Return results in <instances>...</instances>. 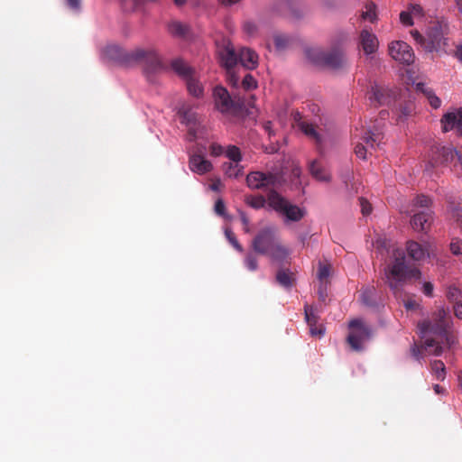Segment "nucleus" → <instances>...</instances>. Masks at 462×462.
Here are the masks:
<instances>
[{"label": "nucleus", "mask_w": 462, "mask_h": 462, "mask_svg": "<svg viewBox=\"0 0 462 462\" xmlns=\"http://www.w3.org/2000/svg\"><path fill=\"white\" fill-rule=\"evenodd\" d=\"M418 328L421 337L424 338L422 348L429 354L440 356L443 352L439 343L430 336L440 337L448 346L456 343L452 317L443 308L433 312L430 319L420 322Z\"/></svg>", "instance_id": "obj_1"}, {"label": "nucleus", "mask_w": 462, "mask_h": 462, "mask_svg": "<svg viewBox=\"0 0 462 462\" xmlns=\"http://www.w3.org/2000/svg\"><path fill=\"white\" fill-rule=\"evenodd\" d=\"M391 258L383 270L384 280L391 291L398 295L407 282L420 279L421 273L414 264L407 262L405 253L401 248L393 249Z\"/></svg>", "instance_id": "obj_2"}, {"label": "nucleus", "mask_w": 462, "mask_h": 462, "mask_svg": "<svg viewBox=\"0 0 462 462\" xmlns=\"http://www.w3.org/2000/svg\"><path fill=\"white\" fill-rule=\"evenodd\" d=\"M252 248L255 253L267 255L280 263L290 255V250L282 244L278 227L275 226H267L260 229L252 241Z\"/></svg>", "instance_id": "obj_3"}, {"label": "nucleus", "mask_w": 462, "mask_h": 462, "mask_svg": "<svg viewBox=\"0 0 462 462\" xmlns=\"http://www.w3.org/2000/svg\"><path fill=\"white\" fill-rule=\"evenodd\" d=\"M449 32V25L444 19L432 21L428 28L426 38L418 31L411 32L414 40L421 44L429 51H445L448 46V34Z\"/></svg>", "instance_id": "obj_4"}, {"label": "nucleus", "mask_w": 462, "mask_h": 462, "mask_svg": "<svg viewBox=\"0 0 462 462\" xmlns=\"http://www.w3.org/2000/svg\"><path fill=\"white\" fill-rule=\"evenodd\" d=\"M268 206L284 217L283 222L286 225L291 222H299L307 215L304 208L291 204L274 189L268 192Z\"/></svg>", "instance_id": "obj_5"}, {"label": "nucleus", "mask_w": 462, "mask_h": 462, "mask_svg": "<svg viewBox=\"0 0 462 462\" xmlns=\"http://www.w3.org/2000/svg\"><path fill=\"white\" fill-rule=\"evenodd\" d=\"M456 156L458 157V160L461 159L457 151L451 146H432L425 166L426 173L429 176H432L435 169L447 166Z\"/></svg>", "instance_id": "obj_6"}, {"label": "nucleus", "mask_w": 462, "mask_h": 462, "mask_svg": "<svg viewBox=\"0 0 462 462\" xmlns=\"http://www.w3.org/2000/svg\"><path fill=\"white\" fill-rule=\"evenodd\" d=\"M172 69L181 77L187 85L188 91L196 97L203 95V86L197 78L196 71L181 59H176L171 62Z\"/></svg>", "instance_id": "obj_7"}, {"label": "nucleus", "mask_w": 462, "mask_h": 462, "mask_svg": "<svg viewBox=\"0 0 462 462\" xmlns=\"http://www.w3.org/2000/svg\"><path fill=\"white\" fill-rule=\"evenodd\" d=\"M130 59L133 63H141L149 72H156L161 70L163 66L158 53L153 49L136 48L132 50Z\"/></svg>", "instance_id": "obj_8"}, {"label": "nucleus", "mask_w": 462, "mask_h": 462, "mask_svg": "<svg viewBox=\"0 0 462 462\" xmlns=\"http://www.w3.org/2000/svg\"><path fill=\"white\" fill-rule=\"evenodd\" d=\"M361 139L362 143H358L355 147V153L358 158L365 160L368 152L372 153L380 145L383 135L378 128L374 130L368 129L365 130Z\"/></svg>", "instance_id": "obj_9"}, {"label": "nucleus", "mask_w": 462, "mask_h": 462, "mask_svg": "<svg viewBox=\"0 0 462 462\" xmlns=\"http://www.w3.org/2000/svg\"><path fill=\"white\" fill-rule=\"evenodd\" d=\"M349 328L351 332L347 336V343L353 350L360 351L363 341L370 337V329L358 319L349 322Z\"/></svg>", "instance_id": "obj_10"}, {"label": "nucleus", "mask_w": 462, "mask_h": 462, "mask_svg": "<svg viewBox=\"0 0 462 462\" xmlns=\"http://www.w3.org/2000/svg\"><path fill=\"white\" fill-rule=\"evenodd\" d=\"M315 61L331 69H339L346 64V57L341 48H334L328 51H317Z\"/></svg>", "instance_id": "obj_11"}, {"label": "nucleus", "mask_w": 462, "mask_h": 462, "mask_svg": "<svg viewBox=\"0 0 462 462\" xmlns=\"http://www.w3.org/2000/svg\"><path fill=\"white\" fill-rule=\"evenodd\" d=\"M390 56L396 61L410 65L414 61V53L410 45L402 41H394L389 44Z\"/></svg>", "instance_id": "obj_12"}, {"label": "nucleus", "mask_w": 462, "mask_h": 462, "mask_svg": "<svg viewBox=\"0 0 462 462\" xmlns=\"http://www.w3.org/2000/svg\"><path fill=\"white\" fill-rule=\"evenodd\" d=\"M215 106L223 114H235L238 105L231 98L228 91L222 87H217L213 92Z\"/></svg>", "instance_id": "obj_13"}, {"label": "nucleus", "mask_w": 462, "mask_h": 462, "mask_svg": "<svg viewBox=\"0 0 462 462\" xmlns=\"http://www.w3.org/2000/svg\"><path fill=\"white\" fill-rule=\"evenodd\" d=\"M276 182L277 177L271 172L254 171L249 173L246 177L247 186L252 189H260L274 186Z\"/></svg>", "instance_id": "obj_14"}, {"label": "nucleus", "mask_w": 462, "mask_h": 462, "mask_svg": "<svg viewBox=\"0 0 462 462\" xmlns=\"http://www.w3.org/2000/svg\"><path fill=\"white\" fill-rule=\"evenodd\" d=\"M218 54L220 63L226 70L235 69L239 62V53L236 52L234 47L229 42L219 49Z\"/></svg>", "instance_id": "obj_15"}, {"label": "nucleus", "mask_w": 462, "mask_h": 462, "mask_svg": "<svg viewBox=\"0 0 462 462\" xmlns=\"http://www.w3.org/2000/svg\"><path fill=\"white\" fill-rule=\"evenodd\" d=\"M431 245L427 243L422 245L420 243L410 240L406 243L408 255L414 261H421L430 254Z\"/></svg>", "instance_id": "obj_16"}, {"label": "nucleus", "mask_w": 462, "mask_h": 462, "mask_svg": "<svg viewBox=\"0 0 462 462\" xmlns=\"http://www.w3.org/2000/svg\"><path fill=\"white\" fill-rule=\"evenodd\" d=\"M433 220L430 209L421 210L413 214L411 226L415 231L426 232Z\"/></svg>", "instance_id": "obj_17"}, {"label": "nucleus", "mask_w": 462, "mask_h": 462, "mask_svg": "<svg viewBox=\"0 0 462 462\" xmlns=\"http://www.w3.org/2000/svg\"><path fill=\"white\" fill-rule=\"evenodd\" d=\"M360 45L365 51V54H373L378 49V39L367 29H364L360 32Z\"/></svg>", "instance_id": "obj_18"}, {"label": "nucleus", "mask_w": 462, "mask_h": 462, "mask_svg": "<svg viewBox=\"0 0 462 462\" xmlns=\"http://www.w3.org/2000/svg\"><path fill=\"white\" fill-rule=\"evenodd\" d=\"M444 132L457 130L462 134V109L458 113H447L441 119Z\"/></svg>", "instance_id": "obj_19"}, {"label": "nucleus", "mask_w": 462, "mask_h": 462, "mask_svg": "<svg viewBox=\"0 0 462 462\" xmlns=\"http://www.w3.org/2000/svg\"><path fill=\"white\" fill-rule=\"evenodd\" d=\"M132 51H125L117 45H110L106 49V54L111 60H117L121 63L132 64L133 59H130Z\"/></svg>", "instance_id": "obj_20"}, {"label": "nucleus", "mask_w": 462, "mask_h": 462, "mask_svg": "<svg viewBox=\"0 0 462 462\" xmlns=\"http://www.w3.org/2000/svg\"><path fill=\"white\" fill-rule=\"evenodd\" d=\"M369 100L372 105L377 106L390 102L389 91L379 86H372L368 92Z\"/></svg>", "instance_id": "obj_21"}, {"label": "nucleus", "mask_w": 462, "mask_h": 462, "mask_svg": "<svg viewBox=\"0 0 462 462\" xmlns=\"http://www.w3.org/2000/svg\"><path fill=\"white\" fill-rule=\"evenodd\" d=\"M189 169L198 174H204L211 171L212 164L202 155L193 154L189 158Z\"/></svg>", "instance_id": "obj_22"}, {"label": "nucleus", "mask_w": 462, "mask_h": 462, "mask_svg": "<svg viewBox=\"0 0 462 462\" xmlns=\"http://www.w3.org/2000/svg\"><path fill=\"white\" fill-rule=\"evenodd\" d=\"M309 171L311 176L318 181L329 182L331 180L330 173L318 160H314L310 163Z\"/></svg>", "instance_id": "obj_23"}, {"label": "nucleus", "mask_w": 462, "mask_h": 462, "mask_svg": "<svg viewBox=\"0 0 462 462\" xmlns=\"http://www.w3.org/2000/svg\"><path fill=\"white\" fill-rule=\"evenodd\" d=\"M239 62L248 69H254L258 65V55L251 49L242 48L239 51Z\"/></svg>", "instance_id": "obj_24"}, {"label": "nucleus", "mask_w": 462, "mask_h": 462, "mask_svg": "<svg viewBox=\"0 0 462 462\" xmlns=\"http://www.w3.org/2000/svg\"><path fill=\"white\" fill-rule=\"evenodd\" d=\"M183 119L189 125L188 134L189 141L195 140L200 134V125L197 121L195 114L185 112Z\"/></svg>", "instance_id": "obj_25"}, {"label": "nucleus", "mask_w": 462, "mask_h": 462, "mask_svg": "<svg viewBox=\"0 0 462 462\" xmlns=\"http://www.w3.org/2000/svg\"><path fill=\"white\" fill-rule=\"evenodd\" d=\"M431 204L432 200L430 197L423 194L418 195L412 201L411 213L415 212V209L419 208H422V210L430 209Z\"/></svg>", "instance_id": "obj_26"}, {"label": "nucleus", "mask_w": 462, "mask_h": 462, "mask_svg": "<svg viewBox=\"0 0 462 462\" xmlns=\"http://www.w3.org/2000/svg\"><path fill=\"white\" fill-rule=\"evenodd\" d=\"M299 128L309 137L314 139L317 143L321 142L320 135L316 131L315 126L308 122H300Z\"/></svg>", "instance_id": "obj_27"}, {"label": "nucleus", "mask_w": 462, "mask_h": 462, "mask_svg": "<svg viewBox=\"0 0 462 462\" xmlns=\"http://www.w3.org/2000/svg\"><path fill=\"white\" fill-rule=\"evenodd\" d=\"M245 202L253 208L260 209V208H263L266 203L268 204V198L265 199L262 195H259V196L250 195L245 198Z\"/></svg>", "instance_id": "obj_28"}, {"label": "nucleus", "mask_w": 462, "mask_h": 462, "mask_svg": "<svg viewBox=\"0 0 462 462\" xmlns=\"http://www.w3.org/2000/svg\"><path fill=\"white\" fill-rule=\"evenodd\" d=\"M431 370L437 380L443 381L446 376L445 365L441 360H434L431 365Z\"/></svg>", "instance_id": "obj_29"}, {"label": "nucleus", "mask_w": 462, "mask_h": 462, "mask_svg": "<svg viewBox=\"0 0 462 462\" xmlns=\"http://www.w3.org/2000/svg\"><path fill=\"white\" fill-rule=\"evenodd\" d=\"M375 9V5L373 2H368L365 6V10L362 12V18L374 23L377 18Z\"/></svg>", "instance_id": "obj_30"}, {"label": "nucleus", "mask_w": 462, "mask_h": 462, "mask_svg": "<svg viewBox=\"0 0 462 462\" xmlns=\"http://www.w3.org/2000/svg\"><path fill=\"white\" fill-rule=\"evenodd\" d=\"M446 296L449 302L456 303L457 301H460V299L462 298V291L456 285H449L447 288Z\"/></svg>", "instance_id": "obj_31"}, {"label": "nucleus", "mask_w": 462, "mask_h": 462, "mask_svg": "<svg viewBox=\"0 0 462 462\" xmlns=\"http://www.w3.org/2000/svg\"><path fill=\"white\" fill-rule=\"evenodd\" d=\"M374 288H366L361 292V300L362 302L369 307L374 306Z\"/></svg>", "instance_id": "obj_32"}, {"label": "nucleus", "mask_w": 462, "mask_h": 462, "mask_svg": "<svg viewBox=\"0 0 462 462\" xmlns=\"http://www.w3.org/2000/svg\"><path fill=\"white\" fill-rule=\"evenodd\" d=\"M169 32L175 36H183L187 32V27L180 22H172L169 24Z\"/></svg>", "instance_id": "obj_33"}, {"label": "nucleus", "mask_w": 462, "mask_h": 462, "mask_svg": "<svg viewBox=\"0 0 462 462\" xmlns=\"http://www.w3.org/2000/svg\"><path fill=\"white\" fill-rule=\"evenodd\" d=\"M276 280L283 287L290 288L292 285L291 276L285 271H279L276 275Z\"/></svg>", "instance_id": "obj_34"}, {"label": "nucleus", "mask_w": 462, "mask_h": 462, "mask_svg": "<svg viewBox=\"0 0 462 462\" xmlns=\"http://www.w3.org/2000/svg\"><path fill=\"white\" fill-rule=\"evenodd\" d=\"M305 311V319L310 326H316L319 321V317L314 312V310L311 306L305 305L304 307Z\"/></svg>", "instance_id": "obj_35"}, {"label": "nucleus", "mask_w": 462, "mask_h": 462, "mask_svg": "<svg viewBox=\"0 0 462 462\" xmlns=\"http://www.w3.org/2000/svg\"><path fill=\"white\" fill-rule=\"evenodd\" d=\"M226 154L233 162L232 163L238 164L242 159L239 148L235 145L228 146Z\"/></svg>", "instance_id": "obj_36"}, {"label": "nucleus", "mask_w": 462, "mask_h": 462, "mask_svg": "<svg viewBox=\"0 0 462 462\" xmlns=\"http://www.w3.org/2000/svg\"><path fill=\"white\" fill-rule=\"evenodd\" d=\"M414 106L411 102H406L401 105L399 120H404L405 118H407L409 116L412 114Z\"/></svg>", "instance_id": "obj_37"}, {"label": "nucleus", "mask_w": 462, "mask_h": 462, "mask_svg": "<svg viewBox=\"0 0 462 462\" xmlns=\"http://www.w3.org/2000/svg\"><path fill=\"white\" fill-rule=\"evenodd\" d=\"M225 235L229 243L236 249L238 252H243V246L239 244L236 239V235L231 229L226 228L225 231Z\"/></svg>", "instance_id": "obj_38"}, {"label": "nucleus", "mask_w": 462, "mask_h": 462, "mask_svg": "<svg viewBox=\"0 0 462 462\" xmlns=\"http://www.w3.org/2000/svg\"><path fill=\"white\" fill-rule=\"evenodd\" d=\"M331 265L330 264H319L318 271V278L320 282H326L325 281L330 275Z\"/></svg>", "instance_id": "obj_39"}, {"label": "nucleus", "mask_w": 462, "mask_h": 462, "mask_svg": "<svg viewBox=\"0 0 462 462\" xmlns=\"http://www.w3.org/2000/svg\"><path fill=\"white\" fill-rule=\"evenodd\" d=\"M242 87L245 90H251L256 88L257 82L251 74L247 73L242 80Z\"/></svg>", "instance_id": "obj_40"}, {"label": "nucleus", "mask_w": 462, "mask_h": 462, "mask_svg": "<svg viewBox=\"0 0 462 462\" xmlns=\"http://www.w3.org/2000/svg\"><path fill=\"white\" fill-rule=\"evenodd\" d=\"M245 266L250 271H255L258 267L257 258L253 254H248L245 259Z\"/></svg>", "instance_id": "obj_41"}, {"label": "nucleus", "mask_w": 462, "mask_h": 462, "mask_svg": "<svg viewBox=\"0 0 462 462\" xmlns=\"http://www.w3.org/2000/svg\"><path fill=\"white\" fill-rule=\"evenodd\" d=\"M226 77L229 85L232 87H237L239 83V76L235 71V69H231L230 70H226Z\"/></svg>", "instance_id": "obj_42"}, {"label": "nucleus", "mask_w": 462, "mask_h": 462, "mask_svg": "<svg viewBox=\"0 0 462 462\" xmlns=\"http://www.w3.org/2000/svg\"><path fill=\"white\" fill-rule=\"evenodd\" d=\"M450 251L456 255L462 254V241L458 238H453L450 243Z\"/></svg>", "instance_id": "obj_43"}, {"label": "nucleus", "mask_w": 462, "mask_h": 462, "mask_svg": "<svg viewBox=\"0 0 462 462\" xmlns=\"http://www.w3.org/2000/svg\"><path fill=\"white\" fill-rule=\"evenodd\" d=\"M412 17L413 16L411 15V12H409L408 10L402 11L400 14L401 23L405 26H411L413 24Z\"/></svg>", "instance_id": "obj_44"}, {"label": "nucleus", "mask_w": 462, "mask_h": 462, "mask_svg": "<svg viewBox=\"0 0 462 462\" xmlns=\"http://www.w3.org/2000/svg\"><path fill=\"white\" fill-rule=\"evenodd\" d=\"M239 164L230 162L228 168L226 169V173L228 177L237 178L240 174Z\"/></svg>", "instance_id": "obj_45"}, {"label": "nucleus", "mask_w": 462, "mask_h": 462, "mask_svg": "<svg viewBox=\"0 0 462 462\" xmlns=\"http://www.w3.org/2000/svg\"><path fill=\"white\" fill-rule=\"evenodd\" d=\"M408 11L411 12L413 17L423 16V8L418 4H411L408 7Z\"/></svg>", "instance_id": "obj_46"}, {"label": "nucleus", "mask_w": 462, "mask_h": 462, "mask_svg": "<svg viewBox=\"0 0 462 462\" xmlns=\"http://www.w3.org/2000/svg\"><path fill=\"white\" fill-rule=\"evenodd\" d=\"M243 28L245 32L250 36L255 34L257 32L256 24L251 21L245 22Z\"/></svg>", "instance_id": "obj_47"}, {"label": "nucleus", "mask_w": 462, "mask_h": 462, "mask_svg": "<svg viewBox=\"0 0 462 462\" xmlns=\"http://www.w3.org/2000/svg\"><path fill=\"white\" fill-rule=\"evenodd\" d=\"M215 212L216 214L226 217V205L221 199H218L215 203Z\"/></svg>", "instance_id": "obj_48"}, {"label": "nucleus", "mask_w": 462, "mask_h": 462, "mask_svg": "<svg viewBox=\"0 0 462 462\" xmlns=\"http://www.w3.org/2000/svg\"><path fill=\"white\" fill-rule=\"evenodd\" d=\"M287 43H288L287 37H285L283 35H276L274 37V44H275L277 49H283V48H285Z\"/></svg>", "instance_id": "obj_49"}, {"label": "nucleus", "mask_w": 462, "mask_h": 462, "mask_svg": "<svg viewBox=\"0 0 462 462\" xmlns=\"http://www.w3.org/2000/svg\"><path fill=\"white\" fill-rule=\"evenodd\" d=\"M416 88H417V90L423 93L428 99H429V97H430V96H432L434 94L433 90L430 88L427 87L423 83H418Z\"/></svg>", "instance_id": "obj_50"}, {"label": "nucleus", "mask_w": 462, "mask_h": 462, "mask_svg": "<svg viewBox=\"0 0 462 462\" xmlns=\"http://www.w3.org/2000/svg\"><path fill=\"white\" fill-rule=\"evenodd\" d=\"M359 200L363 215H369L372 212V207L370 203L364 198H360Z\"/></svg>", "instance_id": "obj_51"}, {"label": "nucleus", "mask_w": 462, "mask_h": 462, "mask_svg": "<svg viewBox=\"0 0 462 462\" xmlns=\"http://www.w3.org/2000/svg\"><path fill=\"white\" fill-rule=\"evenodd\" d=\"M433 288V284L430 282H425L422 286V291L426 296L432 297Z\"/></svg>", "instance_id": "obj_52"}, {"label": "nucleus", "mask_w": 462, "mask_h": 462, "mask_svg": "<svg viewBox=\"0 0 462 462\" xmlns=\"http://www.w3.org/2000/svg\"><path fill=\"white\" fill-rule=\"evenodd\" d=\"M453 310L455 316L457 319H462V300L454 303Z\"/></svg>", "instance_id": "obj_53"}, {"label": "nucleus", "mask_w": 462, "mask_h": 462, "mask_svg": "<svg viewBox=\"0 0 462 462\" xmlns=\"http://www.w3.org/2000/svg\"><path fill=\"white\" fill-rule=\"evenodd\" d=\"M310 332L311 336L321 337L324 335V328L322 327L310 326Z\"/></svg>", "instance_id": "obj_54"}, {"label": "nucleus", "mask_w": 462, "mask_h": 462, "mask_svg": "<svg viewBox=\"0 0 462 462\" xmlns=\"http://www.w3.org/2000/svg\"><path fill=\"white\" fill-rule=\"evenodd\" d=\"M210 152L213 156H219L223 152V147L219 144L213 143L210 145Z\"/></svg>", "instance_id": "obj_55"}, {"label": "nucleus", "mask_w": 462, "mask_h": 462, "mask_svg": "<svg viewBox=\"0 0 462 462\" xmlns=\"http://www.w3.org/2000/svg\"><path fill=\"white\" fill-rule=\"evenodd\" d=\"M429 102L430 106L435 109L439 108L441 105V100L435 94L429 97Z\"/></svg>", "instance_id": "obj_56"}, {"label": "nucleus", "mask_w": 462, "mask_h": 462, "mask_svg": "<svg viewBox=\"0 0 462 462\" xmlns=\"http://www.w3.org/2000/svg\"><path fill=\"white\" fill-rule=\"evenodd\" d=\"M319 295L321 300H325L327 296V282H320Z\"/></svg>", "instance_id": "obj_57"}, {"label": "nucleus", "mask_w": 462, "mask_h": 462, "mask_svg": "<svg viewBox=\"0 0 462 462\" xmlns=\"http://www.w3.org/2000/svg\"><path fill=\"white\" fill-rule=\"evenodd\" d=\"M67 5L74 10L80 8L81 0H66Z\"/></svg>", "instance_id": "obj_58"}, {"label": "nucleus", "mask_w": 462, "mask_h": 462, "mask_svg": "<svg viewBox=\"0 0 462 462\" xmlns=\"http://www.w3.org/2000/svg\"><path fill=\"white\" fill-rule=\"evenodd\" d=\"M454 56L462 62V44L457 45L454 50Z\"/></svg>", "instance_id": "obj_59"}, {"label": "nucleus", "mask_w": 462, "mask_h": 462, "mask_svg": "<svg viewBox=\"0 0 462 462\" xmlns=\"http://www.w3.org/2000/svg\"><path fill=\"white\" fill-rule=\"evenodd\" d=\"M239 215H240V218H241L243 225L245 226H249V218L247 217L245 213L243 211H240Z\"/></svg>", "instance_id": "obj_60"}, {"label": "nucleus", "mask_w": 462, "mask_h": 462, "mask_svg": "<svg viewBox=\"0 0 462 462\" xmlns=\"http://www.w3.org/2000/svg\"><path fill=\"white\" fill-rule=\"evenodd\" d=\"M418 306L417 302L415 300H407L405 302V307L407 310H413Z\"/></svg>", "instance_id": "obj_61"}, {"label": "nucleus", "mask_w": 462, "mask_h": 462, "mask_svg": "<svg viewBox=\"0 0 462 462\" xmlns=\"http://www.w3.org/2000/svg\"><path fill=\"white\" fill-rule=\"evenodd\" d=\"M293 119H294V122L297 124V126L299 127V123L300 122H304L302 120V116L299 113V112H296L294 115H293Z\"/></svg>", "instance_id": "obj_62"}, {"label": "nucleus", "mask_w": 462, "mask_h": 462, "mask_svg": "<svg viewBox=\"0 0 462 462\" xmlns=\"http://www.w3.org/2000/svg\"><path fill=\"white\" fill-rule=\"evenodd\" d=\"M263 128L270 135L272 134V123L270 121L263 124Z\"/></svg>", "instance_id": "obj_63"}, {"label": "nucleus", "mask_w": 462, "mask_h": 462, "mask_svg": "<svg viewBox=\"0 0 462 462\" xmlns=\"http://www.w3.org/2000/svg\"><path fill=\"white\" fill-rule=\"evenodd\" d=\"M218 1L225 5H234L237 2H239L240 0H218Z\"/></svg>", "instance_id": "obj_64"}]
</instances>
